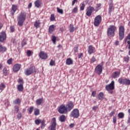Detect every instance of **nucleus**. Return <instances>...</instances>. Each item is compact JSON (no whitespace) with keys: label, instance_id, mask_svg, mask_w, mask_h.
Wrapping results in <instances>:
<instances>
[{"label":"nucleus","instance_id":"obj_1","mask_svg":"<svg viewBox=\"0 0 130 130\" xmlns=\"http://www.w3.org/2000/svg\"><path fill=\"white\" fill-rule=\"evenodd\" d=\"M27 14L25 12H21L17 17L18 25L19 26H23L24 22L26 21V16Z\"/></svg>","mask_w":130,"mask_h":130},{"label":"nucleus","instance_id":"obj_2","mask_svg":"<svg viewBox=\"0 0 130 130\" xmlns=\"http://www.w3.org/2000/svg\"><path fill=\"white\" fill-rule=\"evenodd\" d=\"M116 30V27L114 25H110V27L108 28L107 34L108 36L112 37L114 36V33Z\"/></svg>","mask_w":130,"mask_h":130},{"label":"nucleus","instance_id":"obj_3","mask_svg":"<svg viewBox=\"0 0 130 130\" xmlns=\"http://www.w3.org/2000/svg\"><path fill=\"white\" fill-rule=\"evenodd\" d=\"M37 72V69L35 68V67L32 66L30 68L27 69L25 71V74L26 76H30L31 74H36Z\"/></svg>","mask_w":130,"mask_h":130},{"label":"nucleus","instance_id":"obj_4","mask_svg":"<svg viewBox=\"0 0 130 130\" xmlns=\"http://www.w3.org/2000/svg\"><path fill=\"white\" fill-rule=\"evenodd\" d=\"M124 38V26H120L119 27V39L122 40Z\"/></svg>","mask_w":130,"mask_h":130},{"label":"nucleus","instance_id":"obj_5","mask_svg":"<svg viewBox=\"0 0 130 130\" xmlns=\"http://www.w3.org/2000/svg\"><path fill=\"white\" fill-rule=\"evenodd\" d=\"M50 130H56V119L54 117L52 118L50 125L49 127Z\"/></svg>","mask_w":130,"mask_h":130},{"label":"nucleus","instance_id":"obj_6","mask_svg":"<svg viewBox=\"0 0 130 130\" xmlns=\"http://www.w3.org/2000/svg\"><path fill=\"white\" fill-rule=\"evenodd\" d=\"M58 111L60 114H64V113L68 112V109H67L66 105H62L58 108Z\"/></svg>","mask_w":130,"mask_h":130},{"label":"nucleus","instance_id":"obj_7","mask_svg":"<svg viewBox=\"0 0 130 130\" xmlns=\"http://www.w3.org/2000/svg\"><path fill=\"white\" fill-rule=\"evenodd\" d=\"M71 117H74V118H78L80 116V114L79 113V110L78 109H75L73 110L71 114Z\"/></svg>","mask_w":130,"mask_h":130},{"label":"nucleus","instance_id":"obj_8","mask_svg":"<svg viewBox=\"0 0 130 130\" xmlns=\"http://www.w3.org/2000/svg\"><path fill=\"white\" fill-rule=\"evenodd\" d=\"M102 21V17L100 15H98L94 18V26H99L100 23Z\"/></svg>","mask_w":130,"mask_h":130},{"label":"nucleus","instance_id":"obj_9","mask_svg":"<svg viewBox=\"0 0 130 130\" xmlns=\"http://www.w3.org/2000/svg\"><path fill=\"white\" fill-rule=\"evenodd\" d=\"M105 88L106 90H107V91H108V92L114 90V81H113L110 84L107 85Z\"/></svg>","mask_w":130,"mask_h":130},{"label":"nucleus","instance_id":"obj_10","mask_svg":"<svg viewBox=\"0 0 130 130\" xmlns=\"http://www.w3.org/2000/svg\"><path fill=\"white\" fill-rule=\"evenodd\" d=\"M94 11V7L89 6L86 9V15L88 17H90L92 13H93V11Z\"/></svg>","mask_w":130,"mask_h":130},{"label":"nucleus","instance_id":"obj_11","mask_svg":"<svg viewBox=\"0 0 130 130\" xmlns=\"http://www.w3.org/2000/svg\"><path fill=\"white\" fill-rule=\"evenodd\" d=\"M102 66H101V64H98L95 67V73H96V74H98V75H101V74H102Z\"/></svg>","mask_w":130,"mask_h":130},{"label":"nucleus","instance_id":"obj_12","mask_svg":"<svg viewBox=\"0 0 130 130\" xmlns=\"http://www.w3.org/2000/svg\"><path fill=\"white\" fill-rule=\"evenodd\" d=\"M39 57L42 59H47L48 56H47V54L44 52V51H41L39 54Z\"/></svg>","mask_w":130,"mask_h":130},{"label":"nucleus","instance_id":"obj_13","mask_svg":"<svg viewBox=\"0 0 130 130\" xmlns=\"http://www.w3.org/2000/svg\"><path fill=\"white\" fill-rule=\"evenodd\" d=\"M21 67L22 65H21V64H16L13 68V72L17 73V72L20 71V69H21Z\"/></svg>","mask_w":130,"mask_h":130},{"label":"nucleus","instance_id":"obj_14","mask_svg":"<svg viewBox=\"0 0 130 130\" xmlns=\"http://www.w3.org/2000/svg\"><path fill=\"white\" fill-rule=\"evenodd\" d=\"M7 38V35H6V32L5 31H2L0 35V41L1 42H3Z\"/></svg>","mask_w":130,"mask_h":130},{"label":"nucleus","instance_id":"obj_15","mask_svg":"<svg viewBox=\"0 0 130 130\" xmlns=\"http://www.w3.org/2000/svg\"><path fill=\"white\" fill-rule=\"evenodd\" d=\"M66 108L68 111H71V110L74 108V104L71 102H69V104L67 105Z\"/></svg>","mask_w":130,"mask_h":130},{"label":"nucleus","instance_id":"obj_16","mask_svg":"<svg viewBox=\"0 0 130 130\" xmlns=\"http://www.w3.org/2000/svg\"><path fill=\"white\" fill-rule=\"evenodd\" d=\"M124 43H127L128 45V49H130V33L127 35V36L124 39Z\"/></svg>","mask_w":130,"mask_h":130},{"label":"nucleus","instance_id":"obj_17","mask_svg":"<svg viewBox=\"0 0 130 130\" xmlns=\"http://www.w3.org/2000/svg\"><path fill=\"white\" fill-rule=\"evenodd\" d=\"M88 51L89 54H92V53H94V52H95V48H94L93 46L90 45L88 47Z\"/></svg>","mask_w":130,"mask_h":130},{"label":"nucleus","instance_id":"obj_18","mask_svg":"<svg viewBox=\"0 0 130 130\" xmlns=\"http://www.w3.org/2000/svg\"><path fill=\"white\" fill-rule=\"evenodd\" d=\"M119 75H120V73L118 71H116L112 74V79H116V78H118V77H119Z\"/></svg>","mask_w":130,"mask_h":130},{"label":"nucleus","instance_id":"obj_19","mask_svg":"<svg viewBox=\"0 0 130 130\" xmlns=\"http://www.w3.org/2000/svg\"><path fill=\"white\" fill-rule=\"evenodd\" d=\"M66 119H67V117L64 115H62L59 117V120L61 122H64V121H66Z\"/></svg>","mask_w":130,"mask_h":130},{"label":"nucleus","instance_id":"obj_20","mask_svg":"<svg viewBox=\"0 0 130 130\" xmlns=\"http://www.w3.org/2000/svg\"><path fill=\"white\" fill-rule=\"evenodd\" d=\"M17 6H16V5H12V12H11V14H12V16H14V14H15V13L17 11Z\"/></svg>","mask_w":130,"mask_h":130},{"label":"nucleus","instance_id":"obj_21","mask_svg":"<svg viewBox=\"0 0 130 130\" xmlns=\"http://www.w3.org/2000/svg\"><path fill=\"white\" fill-rule=\"evenodd\" d=\"M55 30V26L54 25H51L49 27V33H52L53 31Z\"/></svg>","mask_w":130,"mask_h":130},{"label":"nucleus","instance_id":"obj_22","mask_svg":"<svg viewBox=\"0 0 130 130\" xmlns=\"http://www.w3.org/2000/svg\"><path fill=\"white\" fill-rule=\"evenodd\" d=\"M73 59L71 58H69L66 60V64H68V66L73 64Z\"/></svg>","mask_w":130,"mask_h":130},{"label":"nucleus","instance_id":"obj_23","mask_svg":"<svg viewBox=\"0 0 130 130\" xmlns=\"http://www.w3.org/2000/svg\"><path fill=\"white\" fill-rule=\"evenodd\" d=\"M6 51H7V48L3 46V45L0 44V52L4 53Z\"/></svg>","mask_w":130,"mask_h":130},{"label":"nucleus","instance_id":"obj_24","mask_svg":"<svg viewBox=\"0 0 130 130\" xmlns=\"http://www.w3.org/2000/svg\"><path fill=\"white\" fill-rule=\"evenodd\" d=\"M35 5L36 8H40V6H41L42 5V3L41 2H40V1L37 0L35 2Z\"/></svg>","mask_w":130,"mask_h":130},{"label":"nucleus","instance_id":"obj_25","mask_svg":"<svg viewBox=\"0 0 130 130\" xmlns=\"http://www.w3.org/2000/svg\"><path fill=\"white\" fill-rule=\"evenodd\" d=\"M40 24H41V23H40V21L37 20L34 23V26L36 28H39V27H40Z\"/></svg>","mask_w":130,"mask_h":130},{"label":"nucleus","instance_id":"obj_26","mask_svg":"<svg viewBox=\"0 0 130 130\" xmlns=\"http://www.w3.org/2000/svg\"><path fill=\"white\" fill-rule=\"evenodd\" d=\"M42 102H43V100L42 99H39L36 101L37 105H41V104H42Z\"/></svg>","mask_w":130,"mask_h":130},{"label":"nucleus","instance_id":"obj_27","mask_svg":"<svg viewBox=\"0 0 130 130\" xmlns=\"http://www.w3.org/2000/svg\"><path fill=\"white\" fill-rule=\"evenodd\" d=\"M13 104L20 105L21 104V100L20 99H17L13 101Z\"/></svg>","mask_w":130,"mask_h":130},{"label":"nucleus","instance_id":"obj_28","mask_svg":"<svg viewBox=\"0 0 130 130\" xmlns=\"http://www.w3.org/2000/svg\"><path fill=\"white\" fill-rule=\"evenodd\" d=\"M123 85H130V80L127 79H123Z\"/></svg>","mask_w":130,"mask_h":130},{"label":"nucleus","instance_id":"obj_29","mask_svg":"<svg viewBox=\"0 0 130 130\" xmlns=\"http://www.w3.org/2000/svg\"><path fill=\"white\" fill-rule=\"evenodd\" d=\"M17 89L18 91H20V92H22L23 90H24V87H23V84H20L17 86Z\"/></svg>","mask_w":130,"mask_h":130},{"label":"nucleus","instance_id":"obj_30","mask_svg":"<svg viewBox=\"0 0 130 130\" xmlns=\"http://www.w3.org/2000/svg\"><path fill=\"white\" fill-rule=\"evenodd\" d=\"M114 11V7L113 5L109 6V13L111 14L112 12H113Z\"/></svg>","mask_w":130,"mask_h":130},{"label":"nucleus","instance_id":"obj_31","mask_svg":"<svg viewBox=\"0 0 130 130\" xmlns=\"http://www.w3.org/2000/svg\"><path fill=\"white\" fill-rule=\"evenodd\" d=\"M103 97H104V93H103V92H100L98 94V98L99 100H102V99H103Z\"/></svg>","mask_w":130,"mask_h":130},{"label":"nucleus","instance_id":"obj_32","mask_svg":"<svg viewBox=\"0 0 130 130\" xmlns=\"http://www.w3.org/2000/svg\"><path fill=\"white\" fill-rule=\"evenodd\" d=\"M76 30V28L74 27V25L73 24H70V31L71 33H73L74 31Z\"/></svg>","mask_w":130,"mask_h":130},{"label":"nucleus","instance_id":"obj_33","mask_svg":"<svg viewBox=\"0 0 130 130\" xmlns=\"http://www.w3.org/2000/svg\"><path fill=\"white\" fill-rule=\"evenodd\" d=\"M35 115H39L40 114V111L38 109H35L34 111Z\"/></svg>","mask_w":130,"mask_h":130},{"label":"nucleus","instance_id":"obj_34","mask_svg":"<svg viewBox=\"0 0 130 130\" xmlns=\"http://www.w3.org/2000/svg\"><path fill=\"white\" fill-rule=\"evenodd\" d=\"M5 88H6V85H5V84L4 83H1L0 84V90L2 91H3V90L5 89Z\"/></svg>","mask_w":130,"mask_h":130},{"label":"nucleus","instance_id":"obj_35","mask_svg":"<svg viewBox=\"0 0 130 130\" xmlns=\"http://www.w3.org/2000/svg\"><path fill=\"white\" fill-rule=\"evenodd\" d=\"M101 7V4H97L95 9V12H98L100 10Z\"/></svg>","mask_w":130,"mask_h":130},{"label":"nucleus","instance_id":"obj_36","mask_svg":"<svg viewBox=\"0 0 130 130\" xmlns=\"http://www.w3.org/2000/svg\"><path fill=\"white\" fill-rule=\"evenodd\" d=\"M33 110H34V107H30L29 108L27 109V111L29 112V114H31V113L33 112Z\"/></svg>","mask_w":130,"mask_h":130},{"label":"nucleus","instance_id":"obj_37","mask_svg":"<svg viewBox=\"0 0 130 130\" xmlns=\"http://www.w3.org/2000/svg\"><path fill=\"white\" fill-rule=\"evenodd\" d=\"M57 11L59 13V14H61V15H62L63 14V10L62 9H59V8H57Z\"/></svg>","mask_w":130,"mask_h":130},{"label":"nucleus","instance_id":"obj_38","mask_svg":"<svg viewBox=\"0 0 130 130\" xmlns=\"http://www.w3.org/2000/svg\"><path fill=\"white\" fill-rule=\"evenodd\" d=\"M118 116L119 117V118H123L124 117V114H123V113H119L118 114Z\"/></svg>","mask_w":130,"mask_h":130},{"label":"nucleus","instance_id":"obj_39","mask_svg":"<svg viewBox=\"0 0 130 130\" xmlns=\"http://www.w3.org/2000/svg\"><path fill=\"white\" fill-rule=\"evenodd\" d=\"M3 74L4 76H7V75H8V70H7V68H5L3 69Z\"/></svg>","mask_w":130,"mask_h":130},{"label":"nucleus","instance_id":"obj_40","mask_svg":"<svg viewBox=\"0 0 130 130\" xmlns=\"http://www.w3.org/2000/svg\"><path fill=\"white\" fill-rule=\"evenodd\" d=\"M33 53L32 52H31V50H28L27 51L26 54L27 56H31L32 55V54Z\"/></svg>","mask_w":130,"mask_h":130},{"label":"nucleus","instance_id":"obj_41","mask_svg":"<svg viewBox=\"0 0 130 130\" xmlns=\"http://www.w3.org/2000/svg\"><path fill=\"white\" fill-rule=\"evenodd\" d=\"M52 41L53 42L54 44H55L56 42V37H55V36H52Z\"/></svg>","mask_w":130,"mask_h":130},{"label":"nucleus","instance_id":"obj_42","mask_svg":"<svg viewBox=\"0 0 130 130\" xmlns=\"http://www.w3.org/2000/svg\"><path fill=\"white\" fill-rule=\"evenodd\" d=\"M55 20V17H54V14H51V17H50V21H54Z\"/></svg>","mask_w":130,"mask_h":130},{"label":"nucleus","instance_id":"obj_43","mask_svg":"<svg viewBox=\"0 0 130 130\" xmlns=\"http://www.w3.org/2000/svg\"><path fill=\"white\" fill-rule=\"evenodd\" d=\"M50 66H51V67L53 66H55V62L52 60H51L50 62Z\"/></svg>","mask_w":130,"mask_h":130},{"label":"nucleus","instance_id":"obj_44","mask_svg":"<svg viewBox=\"0 0 130 130\" xmlns=\"http://www.w3.org/2000/svg\"><path fill=\"white\" fill-rule=\"evenodd\" d=\"M14 110H15V111H16V112L18 113L19 112V107H18L17 106H15L14 107Z\"/></svg>","mask_w":130,"mask_h":130},{"label":"nucleus","instance_id":"obj_45","mask_svg":"<svg viewBox=\"0 0 130 130\" xmlns=\"http://www.w3.org/2000/svg\"><path fill=\"white\" fill-rule=\"evenodd\" d=\"M41 123L42 127H44V126H45V120H43L41 122Z\"/></svg>","mask_w":130,"mask_h":130},{"label":"nucleus","instance_id":"obj_46","mask_svg":"<svg viewBox=\"0 0 130 130\" xmlns=\"http://www.w3.org/2000/svg\"><path fill=\"white\" fill-rule=\"evenodd\" d=\"M17 118H18V119H21L22 118V114L21 113H19L17 115Z\"/></svg>","mask_w":130,"mask_h":130},{"label":"nucleus","instance_id":"obj_47","mask_svg":"<svg viewBox=\"0 0 130 130\" xmlns=\"http://www.w3.org/2000/svg\"><path fill=\"white\" fill-rule=\"evenodd\" d=\"M85 9V4H82V6L80 7V11H84Z\"/></svg>","mask_w":130,"mask_h":130},{"label":"nucleus","instance_id":"obj_48","mask_svg":"<svg viewBox=\"0 0 130 130\" xmlns=\"http://www.w3.org/2000/svg\"><path fill=\"white\" fill-rule=\"evenodd\" d=\"M118 82L120 84L123 85V79H122V78H119L118 79Z\"/></svg>","mask_w":130,"mask_h":130},{"label":"nucleus","instance_id":"obj_49","mask_svg":"<svg viewBox=\"0 0 130 130\" xmlns=\"http://www.w3.org/2000/svg\"><path fill=\"white\" fill-rule=\"evenodd\" d=\"M78 12V8L75 7L74 8V9L72 11V13H77Z\"/></svg>","mask_w":130,"mask_h":130},{"label":"nucleus","instance_id":"obj_50","mask_svg":"<svg viewBox=\"0 0 130 130\" xmlns=\"http://www.w3.org/2000/svg\"><path fill=\"white\" fill-rule=\"evenodd\" d=\"M41 121V120L37 119L35 120V123H36V124H39V123H40Z\"/></svg>","mask_w":130,"mask_h":130},{"label":"nucleus","instance_id":"obj_51","mask_svg":"<svg viewBox=\"0 0 130 130\" xmlns=\"http://www.w3.org/2000/svg\"><path fill=\"white\" fill-rule=\"evenodd\" d=\"M7 63L8 64H12V58L8 59L7 60Z\"/></svg>","mask_w":130,"mask_h":130},{"label":"nucleus","instance_id":"obj_52","mask_svg":"<svg viewBox=\"0 0 130 130\" xmlns=\"http://www.w3.org/2000/svg\"><path fill=\"white\" fill-rule=\"evenodd\" d=\"M10 30L11 32H14L15 31V28L13 26H10Z\"/></svg>","mask_w":130,"mask_h":130},{"label":"nucleus","instance_id":"obj_53","mask_svg":"<svg viewBox=\"0 0 130 130\" xmlns=\"http://www.w3.org/2000/svg\"><path fill=\"white\" fill-rule=\"evenodd\" d=\"M78 46H75L74 48V52H78Z\"/></svg>","mask_w":130,"mask_h":130},{"label":"nucleus","instance_id":"obj_54","mask_svg":"<svg viewBox=\"0 0 130 130\" xmlns=\"http://www.w3.org/2000/svg\"><path fill=\"white\" fill-rule=\"evenodd\" d=\"M91 95L93 97H95V96H96V91H92Z\"/></svg>","mask_w":130,"mask_h":130},{"label":"nucleus","instance_id":"obj_55","mask_svg":"<svg viewBox=\"0 0 130 130\" xmlns=\"http://www.w3.org/2000/svg\"><path fill=\"white\" fill-rule=\"evenodd\" d=\"M109 6H113V1L109 0Z\"/></svg>","mask_w":130,"mask_h":130},{"label":"nucleus","instance_id":"obj_56","mask_svg":"<svg viewBox=\"0 0 130 130\" xmlns=\"http://www.w3.org/2000/svg\"><path fill=\"white\" fill-rule=\"evenodd\" d=\"M115 112V110H114L113 111H112L110 114V116H112L113 114H114Z\"/></svg>","mask_w":130,"mask_h":130},{"label":"nucleus","instance_id":"obj_57","mask_svg":"<svg viewBox=\"0 0 130 130\" xmlns=\"http://www.w3.org/2000/svg\"><path fill=\"white\" fill-rule=\"evenodd\" d=\"M97 108H98V106H94L92 107V110H94V111H96V110H97Z\"/></svg>","mask_w":130,"mask_h":130},{"label":"nucleus","instance_id":"obj_58","mask_svg":"<svg viewBox=\"0 0 130 130\" xmlns=\"http://www.w3.org/2000/svg\"><path fill=\"white\" fill-rule=\"evenodd\" d=\"M129 60V57L128 56H126L125 57V61H128Z\"/></svg>","mask_w":130,"mask_h":130},{"label":"nucleus","instance_id":"obj_59","mask_svg":"<svg viewBox=\"0 0 130 130\" xmlns=\"http://www.w3.org/2000/svg\"><path fill=\"white\" fill-rule=\"evenodd\" d=\"M113 123H116V117H113Z\"/></svg>","mask_w":130,"mask_h":130},{"label":"nucleus","instance_id":"obj_60","mask_svg":"<svg viewBox=\"0 0 130 130\" xmlns=\"http://www.w3.org/2000/svg\"><path fill=\"white\" fill-rule=\"evenodd\" d=\"M77 2H78V0H74L72 2V6H74V5H75V4H76V3H77Z\"/></svg>","mask_w":130,"mask_h":130},{"label":"nucleus","instance_id":"obj_61","mask_svg":"<svg viewBox=\"0 0 130 130\" xmlns=\"http://www.w3.org/2000/svg\"><path fill=\"white\" fill-rule=\"evenodd\" d=\"M82 55H83V53H80L78 54V58H81L82 57Z\"/></svg>","mask_w":130,"mask_h":130},{"label":"nucleus","instance_id":"obj_62","mask_svg":"<svg viewBox=\"0 0 130 130\" xmlns=\"http://www.w3.org/2000/svg\"><path fill=\"white\" fill-rule=\"evenodd\" d=\"M22 46H24L26 45V42L25 41H22Z\"/></svg>","mask_w":130,"mask_h":130},{"label":"nucleus","instance_id":"obj_63","mask_svg":"<svg viewBox=\"0 0 130 130\" xmlns=\"http://www.w3.org/2000/svg\"><path fill=\"white\" fill-rule=\"evenodd\" d=\"M91 60L92 61H93V62L96 61V59L95 58V57H92Z\"/></svg>","mask_w":130,"mask_h":130},{"label":"nucleus","instance_id":"obj_64","mask_svg":"<svg viewBox=\"0 0 130 130\" xmlns=\"http://www.w3.org/2000/svg\"><path fill=\"white\" fill-rule=\"evenodd\" d=\"M32 7V3H29L28 5V8L30 9Z\"/></svg>","mask_w":130,"mask_h":130}]
</instances>
